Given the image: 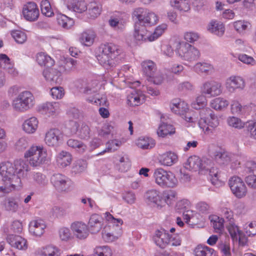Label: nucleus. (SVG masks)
I'll return each mask as SVG.
<instances>
[{
  "label": "nucleus",
  "instance_id": "nucleus-1",
  "mask_svg": "<svg viewBox=\"0 0 256 256\" xmlns=\"http://www.w3.org/2000/svg\"><path fill=\"white\" fill-rule=\"evenodd\" d=\"M102 51L97 56L100 64L107 70L114 68L116 65L115 58L120 53L118 46L112 44L107 43L101 46Z\"/></svg>",
  "mask_w": 256,
  "mask_h": 256
},
{
  "label": "nucleus",
  "instance_id": "nucleus-2",
  "mask_svg": "<svg viewBox=\"0 0 256 256\" xmlns=\"http://www.w3.org/2000/svg\"><path fill=\"white\" fill-rule=\"evenodd\" d=\"M158 17H136L135 20L134 37L138 41H150V34L146 26L156 24Z\"/></svg>",
  "mask_w": 256,
  "mask_h": 256
},
{
  "label": "nucleus",
  "instance_id": "nucleus-3",
  "mask_svg": "<svg viewBox=\"0 0 256 256\" xmlns=\"http://www.w3.org/2000/svg\"><path fill=\"white\" fill-rule=\"evenodd\" d=\"M200 119L198 124L206 134H212L219 125V120L214 112L208 108L200 109Z\"/></svg>",
  "mask_w": 256,
  "mask_h": 256
},
{
  "label": "nucleus",
  "instance_id": "nucleus-4",
  "mask_svg": "<svg viewBox=\"0 0 256 256\" xmlns=\"http://www.w3.org/2000/svg\"><path fill=\"white\" fill-rule=\"evenodd\" d=\"M154 177L156 184L163 188H173L178 184V180L174 173L161 168H157L154 170Z\"/></svg>",
  "mask_w": 256,
  "mask_h": 256
},
{
  "label": "nucleus",
  "instance_id": "nucleus-5",
  "mask_svg": "<svg viewBox=\"0 0 256 256\" xmlns=\"http://www.w3.org/2000/svg\"><path fill=\"white\" fill-rule=\"evenodd\" d=\"M47 152L43 148L32 146L24 154L26 158H29V162L33 166H40L46 160Z\"/></svg>",
  "mask_w": 256,
  "mask_h": 256
},
{
  "label": "nucleus",
  "instance_id": "nucleus-6",
  "mask_svg": "<svg viewBox=\"0 0 256 256\" xmlns=\"http://www.w3.org/2000/svg\"><path fill=\"white\" fill-rule=\"evenodd\" d=\"M34 100V97L30 92L24 91L13 100L12 106L16 110L24 112L33 106Z\"/></svg>",
  "mask_w": 256,
  "mask_h": 256
},
{
  "label": "nucleus",
  "instance_id": "nucleus-7",
  "mask_svg": "<svg viewBox=\"0 0 256 256\" xmlns=\"http://www.w3.org/2000/svg\"><path fill=\"white\" fill-rule=\"evenodd\" d=\"M14 172L12 163L7 162L0 164V174L4 181H9L12 187L19 186L21 182V180L14 174Z\"/></svg>",
  "mask_w": 256,
  "mask_h": 256
},
{
  "label": "nucleus",
  "instance_id": "nucleus-8",
  "mask_svg": "<svg viewBox=\"0 0 256 256\" xmlns=\"http://www.w3.org/2000/svg\"><path fill=\"white\" fill-rule=\"evenodd\" d=\"M228 184L232 194L238 198H240L246 196L247 188L242 178L238 176L232 177Z\"/></svg>",
  "mask_w": 256,
  "mask_h": 256
},
{
  "label": "nucleus",
  "instance_id": "nucleus-9",
  "mask_svg": "<svg viewBox=\"0 0 256 256\" xmlns=\"http://www.w3.org/2000/svg\"><path fill=\"white\" fill-rule=\"evenodd\" d=\"M178 52L183 60L190 62L197 60L200 56L198 50L188 43L180 45Z\"/></svg>",
  "mask_w": 256,
  "mask_h": 256
},
{
  "label": "nucleus",
  "instance_id": "nucleus-10",
  "mask_svg": "<svg viewBox=\"0 0 256 256\" xmlns=\"http://www.w3.org/2000/svg\"><path fill=\"white\" fill-rule=\"evenodd\" d=\"M50 182L58 192H68L69 189V178L61 174H54L50 178Z\"/></svg>",
  "mask_w": 256,
  "mask_h": 256
},
{
  "label": "nucleus",
  "instance_id": "nucleus-11",
  "mask_svg": "<svg viewBox=\"0 0 256 256\" xmlns=\"http://www.w3.org/2000/svg\"><path fill=\"white\" fill-rule=\"evenodd\" d=\"M202 92L211 96H218L222 93L221 84L214 80L206 82L202 87Z\"/></svg>",
  "mask_w": 256,
  "mask_h": 256
},
{
  "label": "nucleus",
  "instance_id": "nucleus-12",
  "mask_svg": "<svg viewBox=\"0 0 256 256\" xmlns=\"http://www.w3.org/2000/svg\"><path fill=\"white\" fill-rule=\"evenodd\" d=\"M207 164L206 161H202L199 157L194 156H190L186 164V168L194 171L202 170L206 169Z\"/></svg>",
  "mask_w": 256,
  "mask_h": 256
},
{
  "label": "nucleus",
  "instance_id": "nucleus-13",
  "mask_svg": "<svg viewBox=\"0 0 256 256\" xmlns=\"http://www.w3.org/2000/svg\"><path fill=\"white\" fill-rule=\"evenodd\" d=\"M71 228L76 237L80 240H83L88 236V226L82 222H75L72 224Z\"/></svg>",
  "mask_w": 256,
  "mask_h": 256
},
{
  "label": "nucleus",
  "instance_id": "nucleus-14",
  "mask_svg": "<svg viewBox=\"0 0 256 256\" xmlns=\"http://www.w3.org/2000/svg\"><path fill=\"white\" fill-rule=\"evenodd\" d=\"M102 218L98 214H94L91 215L88 226L89 232L92 234L98 233L102 228Z\"/></svg>",
  "mask_w": 256,
  "mask_h": 256
},
{
  "label": "nucleus",
  "instance_id": "nucleus-15",
  "mask_svg": "<svg viewBox=\"0 0 256 256\" xmlns=\"http://www.w3.org/2000/svg\"><path fill=\"white\" fill-rule=\"evenodd\" d=\"M7 242L12 246L20 250H26L27 242L24 238L17 235L9 234L6 237Z\"/></svg>",
  "mask_w": 256,
  "mask_h": 256
},
{
  "label": "nucleus",
  "instance_id": "nucleus-16",
  "mask_svg": "<svg viewBox=\"0 0 256 256\" xmlns=\"http://www.w3.org/2000/svg\"><path fill=\"white\" fill-rule=\"evenodd\" d=\"M155 244L162 248H164L170 242V234L164 230H157L153 237Z\"/></svg>",
  "mask_w": 256,
  "mask_h": 256
},
{
  "label": "nucleus",
  "instance_id": "nucleus-17",
  "mask_svg": "<svg viewBox=\"0 0 256 256\" xmlns=\"http://www.w3.org/2000/svg\"><path fill=\"white\" fill-rule=\"evenodd\" d=\"M244 86V80L238 76H232L226 82V87L230 92H234L236 89L242 90Z\"/></svg>",
  "mask_w": 256,
  "mask_h": 256
},
{
  "label": "nucleus",
  "instance_id": "nucleus-18",
  "mask_svg": "<svg viewBox=\"0 0 256 256\" xmlns=\"http://www.w3.org/2000/svg\"><path fill=\"white\" fill-rule=\"evenodd\" d=\"M12 164L16 176L20 180L22 177L26 176L27 172L29 170V166L26 162L22 159L16 160Z\"/></svg>",
  "mask_w": 256,
  "mask_h": 256
},
{
  "label": "nucleus",
  "instance_id": "nucleus-19",
  "mask_svg": "<svg viewBox=\"0 0 256 256\" xmlns=\"http://www.w3.org/2000/svg\"><path fill=\"white\" fill-rule=\"evenodd\" d=\"M144 197L149 204H154L160 207H162L163 204L162 196L156 190H148L145 194Z\"/></svg>",
  "mask_w": 256,
  "mask_h": 256
},
{
  "label": "nucleus",
  "instance_id": "nucleus-20",
  "mask_svg": "<svg viewBox=\"0 0 256 256\" xmlns=\"http://www.w3.org/2000/svg\"><path fill=\"white\" fill-rule=\"evenodd\" d=\"M72 126L74 128L73 134L78 132V136L81 139L86 140L90 137V128L86 124L83 123L79 130H78V124L76 122H72Z\"/></svg>",
  "mask_w": 256,
  "mask_h": 256
},
{
  "label": "nucleus",
  "instance_id": "nucleus-21",
  "mask_svg": "<svg viewBox=\"0 0 256 256\" xmlns=\"http://www.w3.org/2000/svg\"><path fill=\"white\" fill-rule=\"evenodd\" d=\"M38 122L36 118L31 117L24 120L22 124V129L28 134H34L38 128Z\"/></svg>",
  "mask_w": 256,
  "mask_h": 256
},
{
  "label": "nucleus",
  "instance_id": "nucleus-22",
  "mask_svg": "<svg viewBox=\"0 0 256 256\" xmlns=\"http://www.w3.org/2000/svg\"><path fill=\"white\" fill-rule=\"evenodd\" d=\"M177 160V155L172 152L164 153L160 156L159 159L160 163L165 166H171L176 163Z\"/></svg>",
  "mask_w": 256,
  "mask_h": 256
},
{
  "label": "nucleus",
  "instance_id": "nucleus-23",
  "mask_svg": "<svg viewBox=\"0 0 256 256\" xmlns=\"http://www.w3.org/2000/svg\"><path fill=\"white\" fill-rule=\"evenodd\" d=\"M46 228V225L40 220L32 221L29 224L30 232L36 236H41Z\"/></svg>",
  "mask_w": 256,
  "mask_h": 256
},
{
  "label": "nucleus",
  "instance_id": "nucleus-24",
  "mask_svg": "<svg viewBox=\"0 0 256 256\" xmlns=\"http://www.w3.org/2000/svg\"><path fill=\"white\" fill-rule=\"evenodd\" d=\"M72 161V154L66 151L61 152L57 156L56 162L59 167L64 168L69 166Z\"/></svg>",
  "mask_w": 256,
  "mask_h": 256
},
{
  "label": "nucleus",
  "instance_id": "nucleus-25",
  "mask_svg": "<svg viewBox=\"0 0 256 256\" xmlns=\"http://www.w3.org/2000/svg\"><path fill=\"white\" fill-rule=\"evenodd\" d=\"M208 30L219 36H223L225 28L222 23L216 20H212L208 26Z\"/></svg>",
  "mask_w": 256,
  "mask_h": 256
},
{
  "label": "nucleus",
  "instance_id": "nucleus-26",
  "mask_svg": "<svg viewBox=\"0 0 256 256\" xmlns=\"http://www.w3.org/2000/svg\"><path fill=\"white\" fill-rule=\"evenodd\" d=\"M195 256H216L214 250L201 244L198 245L194 250Z\"/></svg>",
  "mask_w": 256,
  "mask_h": 256
},
{
  "label": "nucleus",
  "instance_id": "nucleus-27",
  "mask_svg": "<svg viewBox=\"0 0 256 256\" xmlns=\"http://www.w3.org/2000/svg\"><path fill=\"white\" fill-rule=\"evenodd\" d=\"M23 16H39V10L36 4L30 2L24 5L22 9Z\"/></svg>",
  "mask_w": 256,
  "mask_h": 256
},
{
  "label": "nucleus",
  "instance_id": "nucleus-28",
  "mask_svg": "<svg viewBox=\"0 0 256 256\" xmlns=\"http://www.w3.org/2000/svg\"><path fill=\"white\" fill-rule=\"evenodd\" d=\"M95 34L92 31L87 30L81 34L80 41L84 46H90L94 42Z\"/></svg>",
  "mask_w": 256,
  "mask_h": 256
},
{
  "label": "nucleus",
  "instance_id": "nucleus-29",
  "mask_svg": "<svg viewBox=\"0 0 256 256\" xmlns=\"http://www.w3.org/2000/svg\"><path fill=\"white\" fill-rule=\"evenodd\" d=\"M170 5L180 12H188L190 10V4L187 0H170Z\"/></svg>",
  "mask_w": 256,
  "mask_h": 256
},
{
  "label": "nucleus",
  "instance_id": "nucleus-30",
  "mask_svg": "<svg viewBox=\"0 0 256 256\" xmlns=\"http://www.w3.org/2000/svg\"><path fill=\"white\" fill-rule=\"evenodd\" d=\"M2 205L6 210L12 212H16L18 208V202L12 197L6 198L2 202Z\"/></svg>",
  "mask_w": 256,
  "mask_h": 256
},
{
  "label": "nucleus",
  "instance_id": "nucleus-31",
  "mask_svg": "<svg viewBox=\"0 0 256 256\" xmlns=\"http://www.w3.org/2000/svg\"><path fill=\"white\" fill-rule=\"evenodd\" d=\"M214 158L220 164L227 165L231 160L232 155L226 152H216Z\"/></svg>",
  "mask_w": 256,
  "mask_h": 256
},
{
  "label": "nucleus",
  "instance_id": "nucleus-32",
  "mask_svg": "<svg viewBox=\"0 0 256 256\" xmlns=\"http://www.w3.org/2000/svg\"><path fill=\"white\" fill-rule=\"evenodd\" d=\"M141 65L144 73L146 76L148 78H151L156 70L154 62L152 60L144 61L142 63Z\"/></svg>",
  "mask_w": 256,
  "mask_h": 256
},
{
  "label": "nucleus",
  "instance_id": "nucleus-33",
  "mask_svg": "<svg viewBox=\"0 0 256 256\" xmlns=\"http://www.w3.org/2000/svg\"><path fill=\"white\" fill-rule=\"evenodd\" d=\"M174 132V128L172 125L162 122L159 126L157 133L159 136L164 137L168 134H173Z\"/></svg>",
  "mask_w": 256,
  "mask_h": 256
},
{
  "label": "nucleus",
  "instance_id": "nucleus-34",
  "mask_svg": "<svg viewBox=\"0 0 256 256\" xmlns=\"http://www.w3.org/2000/svg\"><path fill=\"white\" fill-rule=\"evenodd\" d=\"M67 144L69 147L76 150L80 153H84L87 148L86 146L83 142L72 138L68 140Z\"/></svg>",
  "mask_w": 256,
  "mask_h": 256
},
{
  "label": "nucleus",
  "instance_id": "nucleus-35",
  "mask_svg": "<svg viewBox=\"0 0 256 256\" xmlns=\"http://www.w3.org/2000/svg\"><path fill=\"white\" fill-rule=\"evenodd\" d=\"M198 72L208 74L213 72V66L206 62H198L194 67Z\"/></svg>",
  "mask_w": 256,
  "mask_h": 256
},
{
  "label": "nucleus",
  "instance_id": "nucleus-36",
  "mask_svg": "<svg viewBox=\"0 0 256 256\" xmlns=\"http://www.w3.org/2000/svg\"><path fill=\"white\" fill-rule=\"evenodd\" d=\"M61 132L58 128H52L49 130V146L58 144V141Z\"/></svg>",
  "mask_w": 256,
  "mask_h": 256
},
{
  "label": "nucleus",
  "instance_id": "nucleus-37",
  "mask_svg": "<svg viewBox=\"0 0 256 256\" xmlns=\"http://www.w3.org/2000/svg\"><path fill=\"white\" fill-rule=\"evenodd\" d=\"M210 222L212 223L213 227L216 232H219L224 228V218H220L216 216H212L210 217Z\"/></svg>",
  "mask_w": 256,
  "mask_h": 256
},
{
  "label": "nucleus",
  "instance_id": "nucleus-38",
  "mask_svg": "<svg viewBox=\"0 0 256 256\" xmlns=\"http://www.w3.org/2000/svg\"><path fill=\"white\" fill-rule=\"evenodd\" d=\"M137 144L142 149H149L154 146L155 142L152 138L140 137L138 140Z\"/></svg>",
  "mask_w": 256,
  "mask_h": 256
},
{
  "label": "nucleus",
  "instance_id": "nucleus-39",
  "mask_svg": "<svg viewBox=\"0 0 256 256\" xmlns=\"http://www.w3.org/2000/svg\"><path fill=\"white\" fill-rule=\"evenodd\" d=\"M86 168V162L82 159L76 161L72 168V172L74 174L80 173L84 170Z\"/></svg>",
  "mask_w": 256,
  "mask_h": 256
},
{
  "label": "nucleus",
  "instance_id": "nucleus-40",
  "mask_svg": "<svg viewBox=\"0 0 256 256\" xmlns=\"http://www.w3.org/2000/svg\"><path fill=\"white\" fill-rule=\"evenodd\" d=\"M173 106L171 107L172 110L176 114L181 115L183 112L188 110L186 105L184 102H176L174 100Z\"/></svg>",
  "mask_w": 256,
  "mask_h": 256
},
{
  "label": "nucleus",
  "instance_id": "nucleus-41",
  "mask_svg": "<svg viewBox=\"0 0 256 256\" xmlns=\"http://www.w3.org/2000/svg\"><path fill=\"white\" fill-rule=\"evenodd\" d=\"M57 22L63 28H70L74 24V20L70 17H58Z\"/></svg>",
  "mask_w": 256,
  "mask_h": 256
},
{
  "label": "nucleus",
  "instance_id": "nucleus-42",
  "mask_svg": "<svg viewBox=\"0 0 256 256\" xmlns=\"http://www.w3.org/2000/svg\"><path fill=\"white\" fill-rule=\"evenodd\" d=\"M206 104V99L203 95L198 96L195 100L191 104L192 107L196 110H200L204 108Z\"/></svg>",
  "mask_w": 256,
  "mask_h": 256
},
{
  "label": "nucleus",
  "instance_id": "nucleus-43",
  "mask_svg": "<svg viewBox=\"0 0 256 256\" xmlns=\"http://www.w3.org/2000/svg\"><path fill=\"white\" fill-rule=\"evenodd\" d=\"M228 124L236 128L240 129L246 128V123L242 122L240 118L232 116L229 117L227 120Z\"/></svg>",
  "mask_w": 256,
  "mask_h": 256
},
{
  "label": "nucleus",
  "instance_id": "nucleus-44",
  "mask_svg": "<svg viewBox=\"0 0 256 256\" xmlns=\"http://www.w3.org/2000/svg\"><path fill=\"white\" fill-rule=\"evenodd\" d=\"M128 104L135 106L142 104L140 96L136 92L131 93L127 98Z\"/></svg>",
  "mask_w": 256,
  "mask_h": 256
},
{
  "label": "nucleus",
  "instance_id": "nucleus-45",
  "mask_svg": "<svg viewBox=\"0 0 256 256\" xmlns=\"http://www.w3.org/2000/svg\"><path fill=\"white\" fill-rule=\"evenodd\" d=\"M77 61L71 58H66L64 60V68L66 73L75 70Z\"/></svg>",
  "mask_w": 256,
  "mask_h": 256
},
{
  "label": "nucleus",
  "instance_id": "nucleus-46",
  "mask_svg": "<svg viewBox=\"0 0 256 256\" xmlns=\"http://www.w3.org/2000/svg\"><path fill=\"white\" fill-rule=\"evenodd\" d=\"M228 104V102L222 98L214 99L212 102V107L216 110H222L226 108Z\"/></svg>",
  "mask_w": 256,
  "mask_h": 256
},
{
  "label": "nucleus",
  "instance_id": "nucleus-47",
  "mask_svg": "<svg viewBox=\"0 0 256 256\" xmlns=\"http://www.w3.org/2000/svg\"><path fill=\"white\" fill-rule=\"evenodd\" d=\"M11 34L15 41L18 44H22L26 40V34L20 30H13Z\"/></svg>",
  "mask_w": 256,
  "mask_h": 256
},
{
  "label": "nucleus",
  "instance_id": "nucleus-48",
  "mask_svg": "<svg viewBox=\"0 0 256 256\" xmlns=\"http://www.w3.org/2000/svg\"><path fill=\"white\" fill-rule=\"evenodd\" d=\"M207 168L208 169H204V170H206L209 172V176H210V180L212 183L214 185H216L219 182L218 172V168L214 167H212L210 168H209L208 166Z\"/></svg>",
  "mask_w": 256,
  "mask_h": 256
},
{
  "label": "nucleus",
  "instance_id": "nucleus-49",
  "mask_svg": "<svg viewBox=\"0 0 256 256\" xmlns=\"http://www.w3.org/2000/svg\"><path fill=\"white\" fill-rule=\"evenodd\" d=\"M167 26L165 24H162L158 26L154 32L151 34H150V42L154 40L160 36L164 32V30L166 29Z\"/></svg>",
  "mask_w": 256,
  "mask_h": 256
},
{
  "label": "nucleus",
  "instance_id": "nucleus-50",
  "mask_svg": "<svg viewBox=\"0 0 256 256\" xmlns=\"http://www.w3.org/2000/svg\"><path fill=\"white\" fill-rule=\"evenodd\" d=\"M71 8L74 12L81 14L86 10V4L84 1H78L72 4Z\"/></svg>",
  "mask_w": 256,
  "mask_h": 256
},
{
  "label": "nucleus",
  "instance_id": "nucleus-51",
  "mask_svg": "<svg viewBox=\"0 0 256 256\" xmlns=\"http://www.w3.org/2000/svg\"><path fill=\"white\" fill-rule=\"evenodd\" d=\"M220 250L223 254L224 256H232L230 244L224 242H221L218 245Z\"/></svg>",
  "mask_w": 256,
  "mask_h": 256
},
{
  "label": "nucleus",
  "instance_id": "nucleus-52",
  "mask_svg": "<svg viewBox=\"0 0 256 256\" xmlns=\"http://www.w3.org/2000/svg\"><path fill=\"white\" fill-rule=\"evenodd\" d=\"M122 198L127 204H134L136 200L134 193L130 191L122 194Z\"/></svg>",
  "mask_w": 256,
  "mask_h": 256
},
{
  "label": "nucleus",
  "instance_id": "nucleus-53",
  "mask_svg": "<svg viewBox=\"0 0 256 256\" xmlns=\"http://www.w3.org/2000/svg\"><path fill=\"white\" fill-rule=\"evenodd\" d=\"M176 192L172 190H166L162 193V198L163 199V204L170 203V200L175 198Z\"/></svg>",
  "mask_w": 256,
  "mask_h": 256
},
{
  "label": "nucleus",
  "instance_id": "nucleus-54",
  "mask_svg": "<svg viewBox=\"0 0 256 256\" xmlns=\"http://www.w3.org/2000/svg\"><path fill=\"white\" fill-rule=\"evenodd\" d=\"M28 146V143L24 138H20L15 144V148L18 151H23Z\"/></svg>",
  "mask_w": 256,
  "mask_h": 256
},
{
  "label": "nucleus",
  "instance_id": "nucleus-55",
  "mask_svg": "<svg viewBox=\"0 0 256 256\" xmlns=\"http://www.w3.org/2000/svg\"><path fill=\"white\" fill-rule=\"evenodd\" d=\"M152 14H154L143 8H136L132 12V16H150Z\"/></svg>",
  "mask_w": 256,
  "mask_h": 256
},
{
  "label": "nucleus",
  "instance_id": "nucleus-56",
  "mask_svg": "<svg viewBox=\"0 0 256 256\" xmlns=\"http://www.w3.org/2000/svg\"><path fill=\"white\" fill-rule=\"evenodd\" d=\"M94 256H111L110 250L106 246L98 247L95 249Z\"/></svg>",
  "mask_w": 256,
  "mask_h": 256
},
{
  "label": "nucleus",
  "instance_id": "nucleus-57",
  "mask_svg": "<svg viewBox=\"0 0 256 256\" xmlns=\"http://www.w3.org/2000/svg\"><path fill=\"white\" fill-rule=\"evenodd\" d=\"M246 130L250 132V138L256 140V122H246Z\"/></svg>",
  "mask_w": 256,
  "mask_h": 256
},
{
  "label": "nucleus",
  "instance_id": "nucleus-58",
  "mask_svg": "<svg viewBox=\"0 0 256 256\" xmlns=\"http://www.w3.org/2000/svg\"><path fill=\"white\" fill-rule=\"evenodd\" d=\"M62 87L55 86L50 88V95L54 99L61 98L64 94Z\"/></svg>",
  "mask_w": 256,
  "mask_h": 256
},
{
  "label": "nucleus",
  "instance_id": "nucleus-59",
  "mask_svg": "<svg viewBox=\"0 0 256 256\" xmlns=\"http://www.w3.org/2000/svg\"><path fill=\"white\" fill-rule=\"evenodd\" d=\"M249 24L247 22L238 20L234 22V26L236 31L240 32L246 30Z\"/></svg>",
  "mask_w": 256,
  "mask_h": 256
},
{
  "label": "nucleus",
  "instance_id": "nucleus-60",
  "mask_svg": "<svg viewBox=\"0 0 256 256\" xmlns=\"http://www.w3.org/2000/svg\"><path fill=\"white\" fill-rule=\"evenodd\" d=\"M117 160H118L120 162L119 166H124V167L122 168H121L122 172H126L130 168V164L129 160L126 158V160L124 158V157H120L119 156H116V158Z\"/></svg>",
  "mask_w": 256,
  "mask_h": 256
},
{
  "label": "nucleus",
  "instance_id": "nucleus-61",
  "mask_svg": "<svg viewBox=\"0 0 256 256\" xmlns=\"http://www.w3.org/2000/svg\"><path fill=\"white\" fill-rule=\"evenodd\" d=\"M36 60L40 66H46L48 62L47 54L43 52H40L37 54Z\"/></svg>",
  "mask_w": 256,
  "mask_h": 256
},
{
  "label": "nucleus",
  "instance_id": "nucleus-62",
  "mask_svg": "<svg viewBox=\"0 0 256 256\" xmlns=\"http://www.w3.org/2000/svg\"><path fill=\"white\" fill-rule=\"evenodd\" d=\"M244 180L250 188L256 190V174L249 175L245 178Z\"/></svg>",
  "mask_w": 256,
  "mask_h": 256
},
{
  "label": "nucleus",
  "instance_id": "nucleus-63",
  "mask_svg": "<svg viewBox=\"0 0 256 256\" xmlns=\"http://www.w3.org/2000/svg\"><path fill=\"white\" fill-rule=\"evenodd\" d=\"M54 72L55 74V75L50 78V82L51 84H60L62 81V78L60 77L61 76L60 72L58 70H54L53 68L49 70V73H52Z\"/></svg>",
  "mask_w": 256,
  "mask_h": 256
},
{
  "label": "nucleus",
  "instance_id": "nucleus-64",
  "mask_svg": "<svg viewBox=\"0 0 256 256\" xmlns=\"http://www.w3.org/2000/svg\"><path fill=\"white\" fill-rule=\"evenodd\" d=\"M60 238L62 240H68L71 236L70 230L67 228H62L59 230Z\"/></svg>",
  "mask_w": 256,
  "mask_h": 256
}]
</instances>
